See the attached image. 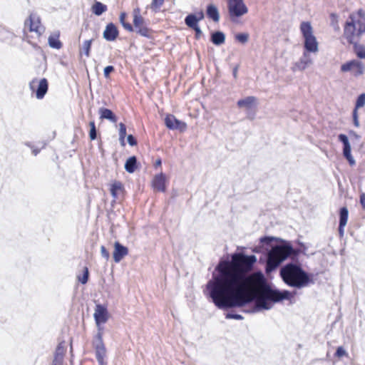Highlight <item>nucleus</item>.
<instances>
[{"instance_id":"nucleus-29","label":"nucleus","mask_w":365,"mask_h":365,"mask_svg":"<svg viewBox=\"0 0 365 365\" xmlns=\"http://www.w3.org/2000/svg\"><path fill=\"white\" fill-rule=\"evenodd\" d=\"M349 217V210L345 206L340 207L339 210V224L346 225Z\"/></svg>"},{"instance_id":"nucleus-15","label":"nucleus","mask_w":365,"mask_h":365,"mask_svg":"<svg viewBox=\"0 0 365 365\" xmlns=\"http://www.w3.org/2000/svg\"><path fill=\"white\" fill-rule=\"evenodd\" d=\"M128 254V249L127 247L123 245L119 242H115L114 244V251L113 253V259L115 262H120L125 256Z\"/></svg>"},{"instance_id":"nucleus-43","label":"nucleus","mask_w":365,"mask_h":365,"mask_svg":"<svg viewBox=\"0 0 365 365\" xmlns=\"http://www.w3.org/2000/svg\"><path fill=\"white\" fill-rule=\"evenodd\" d=\"M101 256L103 258H105L106 260H108L110 257L109 252L106 250V248L103 245H102L101 247Z\"/></svg>"},{"instance_id":"nucleus-44","label":"nucleus","mask_w":365,"mask_h":365,"mask_svg":"<svg viewBox=\"0 0 365 365\" xmlns=\"http://www.w3.org/2000/svg\"><path fill=\"white\" fill-rule=\"evenodd\" d=\"M329 17H330V19H331V25L332 26H334V24L336 25L337 28H339L338 25H337V23H338V15L335 13H331L330 15H329Z\"/></svg>"},{"instance_id":"nucleus-24","label":"nucleus","mask_w":365,"mask_h":365,"mask_svg":"<svg viewBox=\"0 0 365 365\" xmlns=\"http://www.w3.org/2000/svg\"><path fill=\"white\" fill-rule=\"evenodd\" d=\"M108 10L106 4L101 1H96L91 6V11L96 16H101Z\"/></svg>"},{"instance_id":"nucleus-20","label":"nucleus","mask_w":365,"mask_h":365,"mask_svg":"<svg viewBox=\"0 0 365 365\" xmlns=\"http://www.w3.org/2000/svg\"><path fill=\"white\" fill-rule=\"evenodd\" d=\"M206 15L207 18L212 19L214 22H218L220 20V13L218 9L213 4H209L207 6Z\"/></svg>"},{"instance_id":"nucleus-48","label":"nucleus","mask_w":365,"mask_h":365,"mask_svg":"<svg viewBox=\"0 0 365 365\" xmlns=\"http://www.w3.org/2000/svg\"><path fill=\"white\" fill-rule=\"evenodd\" d=\"M346 225H340L339 224V227H338V231H339V235L340 237H343L344 236V227Z\"/></svg>"},{"instance_id":"nucleus-10","label":"nucleus","mask_w":365,"mask_h":365,"mask_svg":"<svg viewBox=\"0 0 365 365\" xmlns=\"http://www.w3.org/2000/svg\"><path fill=\"white\" fill-rule=\"evenodd\" d=\"M340 71L343 73L352 71L354 76L358 77L364 73L365 67L361 61L352 59L341 64Z\"/></svg>"},{"instance_id":"nucleus-40","label":"nucleus","mask_w":365,"mask_h":365,"mask_svg":"<svg viewBox=\"0 0 365 365\" xmlns=\"http://www.w3.org/2000/svg\"><path fill=\"white\" fill-rule=\"evenodd\" d=\"M164 3V0H152L151 9L155 10L159 9Z\"/></svg>"},{"instance_id":"nucleus-21","label":"nucleus","mask_w":365,"mask_h":365,"mask_svg":"<svg viewBox=\"0 0 365 365\" xmlns=\"http://www.w3.org/2000/svg\"><path fill=\"white\" fill-rule=\"evenodd\" d=\"M210 41L217 46H221L225 41V34L221 31H215L210 34Z\"/></svg>"},{"instance_id":"nucleus-54","label":"nucleus","mask_w":365,"mask_h":365,"mask_svg":"<svg viewBox=\"0 0 365 365\" xmlns=\"http://www.w3.org/2000/svg\"><path fill=\"white\" fill-rule=\"evenodd\" d=\"M161 160L160 159H158L156 160L155 162V166H158V165H161Z\"/></svg>"},{"instance_id":"nucleus-37","label":"nucleus","mask_w":365,"mask_h":365,"mask_svg":"<svg viewBox=\"0 0 365 365\" xmlns=\"http://www.w3.org/2000/svg\"><path fill=\"white\" fill-rule=\"evenodd\" d=\"M352 120H353V124L356 128H359L360 126L359 120V115L358 111H356V110H353L352 111Z\"/></svg>"},{"instance_id":"nucleus-30","label":"nucleus","mask_w":365,"mask_h":365,"mask_svg":"<svg viewBox=\"0 0 365 365\" xmlns=\"http://www.w3.org/2000/svg\"><path fill=\"white\" fill-rule=\"evenodd\" d=\"M239 108H245L247 110L251 109V96H247L245 98L240 99L237 102Z\"/></svg>"},{"instance_id":"nucleus-22","label":"nucleus","mask_w":365,"mask_h":365,"mask_svg":"<svg viewBox=\"0 0 365 365\" xmlns=\"http://www.w3.org/2000/svg\"><path fill=\"white\" fill-rule=\"evenodd\" d=\"M138 159L135 155L129 157L125 163V170L128 173H133L138 168Z\"/></svg>"},{"instance_id":"nucleus-50","label":"nucleus","mask_w":365,"mask_h":365,"mask_svg":"<svg viewBox=\"0 0 365 365\" xmlns=\"http://www.w3.org/2000/svg\"><path fill=\"white\" fill-rule=\"evenodd\" d=\"M89 125H90V129H96V124H95L94 121H91L89 123Z\"/></svg>"},{"instance_id":"nucleus-46","label":"nucleus","mask_w":365,"mask_h":365,"mask_svg":"<svg viewBox=\"0 0 365 365\" xmlns=\"http://www.w3.org/2000/svg\"><path fill=\"white\" fill-rule=\"evenodd\" d=\"M89 138L91 140H94L97 138V130L96 129H90Z\"/></svg>"},{"instance_id":"nucleus-2","label":"nucleus","mask_w":365,"mask_h":365,"mask_svg":"<svg viewBox=\"0 0 365 365\" xmlns=\"http://www.w3.org/2000/svg\"><path fill=\"white\" fill-rule=\"evenodd\" d=\"M294 247L290 241L280 237L264 235L252 246V314L269 310L277 303L291 300L295 292L279 289L267 280L263 272L254 268L259 261L264 265L266 274H271L292 254Z\"/></svg>"},{"instance_id":"nucleus-52","label":"nucleus","mask_w":365,"mask_h":365,"mask_svg":"<svg viewBox=\"0 0 365 365\" xmlns=\"http://www.w3.org/2000/svg\"><path fill=\"white\" fill-rule=\"evenodd\" d=\"M40 152V149L38 148H34L32 150V153L34 155H37Z\"/></svg>"},{"instance_id":"nucleus-18","label":"nucleus","mask_w":365,"mask_h":365,"mask_svg":"<svg viewBox=\"0 0 365 365\" xmlns=\"http://www.w3.org/2000/svg\"><path fill=\"white\" fill-rule=\"evenodd\" d=\"M29 31L39 32V28L41 25L40 17L36 13H31L29 17Z\"/></svg>"},{"instance_id":"nucleus-11","label":"nucleus","mask_w":365,"mask_h":365,"mask_svg":"<svg viewBox=\"0 0 365 365\" xmlns=\"http://www.w3.org/2000/svg\"><path fill=\"white\" fill-rule=\"evenodd\" d=\"M338 140L342 144V155L348 161L350 166L356 165V161L351 155V147L346 135L340 133L338 135Z\"/></svg>"},{"instance_id":"nucleus-19","label":"nucleus","mask_w":365,"mask_h":365,"mask_svg":"<svg viewBox=\"0 0 365 365\" xmlns=\"http://www.w3.org/2000/svg\"><path fill=\"white\" fill-rule=\"evenodd\" d=\"M98 113L100 115L101 119H106L110 121L111 123L117 122V116L109 108H100L98 110Z\"/></svg>"},{"instance_id":"nucleus-55","label":"nucleus","mask_w":365,"mask_h":365,"mask_svg":"<svg viewBox=\"0 0 365 365\" xmlns=\"http://www.w3.org/2000/svg\"><path fill=\"white\" fill-rule=\"evenodd\" d=\"M256 101H257V99L255 97L252 96V107L255 104Z\"/></svg>"},{"instance_id":"nucleus-41","label":"nucleus","mask_w":365,"mask_h":365,"mask_svg":"<svg viewBox=\"0 0 365 365\" xmlns=\"http://www.w3.org/2000/svg\"><path fill=\"white\" fill-rule=\"evenodd\" d=\"M192 29L195 31V38L197 40H199L202 35V31L200 27L199 26H197L192 28Z\"/></svg>"},{"instance_id":"nucleus-39","label":"nucleus","mask_w":365,"mask_h":365,"mask_svg":"<svg viewBox=\"0 0 365 365\" xmlns=\"http://www.w3.org/2000/svg\"><path fill=\"white\" fill-rule=\"evenodd\" d=\"M119 137L125 138L126 136V126L123 123H119Z\"/></svg>"},{"instance_id":"nucleus-33","label":"nucleus","mask_w":365,"mask_h":365,"mask_svg":"<svg viewBox=\"0 0 365 365\" xmlns=\"http://www.w3.org/2000/svg\"><path fill=\"white\" fill-rule=\"evenodd\" d=\"M93 39L86 40L82 44V50L84 54L87 56H90V51L91 48Z\"/></svg>"},{"instance_id":"nucleus-38","label":"nucleus","mask_w":365,"mask_h":365,"mask_svg":"<svg viewBox=\"0 0 365 365\" xmlns=\"http://www.w3.org/2000/svg\"><path fill=\"white\" fill-rule=\"evenodd\" d=\"M115 71V68L113 66H107L104 68L103 74L106 78H109L110 74Z\"/></svg>"},{"instance_id":"nucleus-28","label":"nucleus","mask_w":365,"mask_h":365,"mask_svg":"<svg viewBox=\"0 0 365 365\" xmlns=\"http://www.w3.org/2000/svg\"><path fill=\"white\" fill-rule=\"evenodd\" d=\"M50 47L56 49H60L62 47V43L59 40V34L51 35L48 39Z\"/></svg>"},{"instance_id":"nucleus-4","label":"nucleus","mask_w":365,"mask_h":365,"mask_svg":"<svg viewBox=\"0 0 365 365\" xmlns=\"http://www.w3.org/2000/svg\"><path fill=\"white\" fill-rule=\"evenodd\" d=\"M317 274L305 271L298 262L291 261L279 269V277L289 287L301 289L315 283Z\"/></svg>"},{"instance_id":"nucleus-13","label":"nucleus","mask_w":365,"mask_h":365,"mask_svg":"<svg viewBox=\"0 0 365 365\" xmlns=\"http://www.w3.org/2000/svg\"><path fill=\"white\" fill-rule=\"evenodd\" d=\"M205 13L203 10L200 9L198 11L188 14L185 18V25L190 28L192 29L195 26H199V22L204 19Z\"/></svg>"},{"instance_id":"nucleus-5","label":"nucleus","mask_w":365,"mask_h":365,"mask_svg":"<svg viewBox=\"0 0 365 365\" xmlns=\"http://www.w3.org/2000/svg\"><path fill=\"white\" fill-rule=\"evenodd\" d=\"M93 317L98 327H100L102 324H105L108 319L107 307L104 304H97L96 305ZM93 346L95 349L96 358L98 364L108 365L106 361V348L103 340V333L101 327H98V331L94 337Z\"/></svg>"},{"instance_id":"nucleus-49","label":"nucleus","mask_w":365,"mask_h":365,"mask_svg":"<svg viewBox=\"0 0 365 365\" xmlns=\"http://www.w3.org/2000/svg\"><path fill=\"white\" fill-rule=\"evenodd\" d=\"M349 134L351 136H353L356 140H359L361 138V136L357 134L354 130H350L349 131Z\"/></svg>"},{"instance_id":"nucleus-12","label":"nucleus","mask_w":365,"mask_h":365,"mask_svg":"<svg viewBox=\"0 0 365 365\" xmlns=\"http://www.w3.org/2000/svg\"><path fill=\"white\" fill-rule=\"evenodd\" d=\"M165 124L166 127L170 130H178L180 131H184L187 128V124L175 118L172 114H168L165 118Z\"/></svg>"},{"instance_id":"nucleus-31","label":"nucleus","mask_w":365,"mask_h":365,"mask_svg":"<svg viewBox=\"0 0 365 365\" xmlns=\"http://www.w3.org/2000/svg\"><path fill=\"white\" fill-rule=\"evenodd\" d=\"M365 105V93L359 94L356 100L354 108L353 110L358 111V109L364 107Z\"/></svg>"},{"instance_id":"nucleus-6","label":"nucleus","mask_w":365,"mask_h":365,"mask_svg":"<svg viewBox=\"0 0 365 365\" xmlns=\"http://www.w3.org/2000/svg\"><path fill=\"white\" fill-rule=\"evenodd\" d=\"M300 31L304 38V52L316 53L319 50V43L313 34V29L309 21H302Z\"/></svg>"},{"instance_id":"nucleus-7","label":"nucleus","mask_w":365,"mask_h":365,"mask_svg":"<svg viewBox=\"0 0 365 365\" xmlns=\"http://www.w3.org/2000/svg\"><path fill=\"white\" fill-rule=\"evenodd\" d=\"M133 20L132 26L134 28V31L137 34L148 39H153L154 31L148 26L144 18L140 14V8L137 7L133 9Z\"/></svg>"},{"instance_id":"nucleus-32","label":"nucleus","mask_w":365,"mask_h":365,"mask_svg":"<svg viewBox=\"0 0 365 365\" xmlns=\"http://www.w3.org/2000/svg\"><path fill=\"white\" fill-rule=\"evenodd\" d=\"M78 280L82 284H86L89 278V271L87 267H83V274L77 276Z\"/></svg>"},{"instance_id":"nucleus-8","label":"nucleus","mask_w":365,"mask_h":365,"mask_svg":"<svg viewBox=\"0 0 365 365\" xmlns=\"http://www.w3.org/2000/svg\"><path fill=\"white\" fill-rule=\"evenodd\" d=\"M227 9L230 19L232 22L237 21V19L248 11L247 6L243 0H228Z\"/></svg>"},{"instance_id":"nucleus-42","label":"nucleus","mask_w":365,"mask_h":365,"mask_svg":"<svg viewBox=\"0 0 365 365\" xmlns=\"http://www.w3.org/2000/svg\"><path fill=\"white\" fill-rule=\"evenodd\" d=\"M127 141L130 146H135L138 143L136 138L131 134L127 136Z\"/></svg>"},{"instance_id":"nucleus-51","label":"nucleus","mask_w":365,"mask_h":365,"mask_svg":"<svg viewBox=\"0 0 365 365\" xmlns=\"http://www.w3.org/2000/svg\"><path fill=\"white\" fill-rule=\"evenodd\" d=\"M237 66L233 68V71H232V75L235 78L237 77Z\"/></svg>"},{"instance_id":"nucleus-53","label":"nucleus","mask_w":365,"mask_h":365,"mask_svg":"<svg viewBox=\"0 0 365 365\" xmlns=\"http://www.w3.org/2000/svg\"><path fill=\"white\" fill-rule=\"evenodd\" d=\"M119 140H120V145L122 146H124L125 145V138L119 137Z\"/></svg>"},{"instance_id":"nucleus-27","label":"nucleus","mask_w":365,"mask_h":365,"mask_svg":"<svg viewBox=\"0 0 365 365\" xmlns=\"http://www.w3.org/2000/svg\"><path fill=\"white\" fill-rule=\"evenodd\" d=\"M127 13L125 11H123L120 14L119 16V21L122 26L128 31L129 32H134V28L133 27L132 24H130L129 22H127L125 21L127 18Z\"/></svg>"},{"instance_id":"nucleus-36","label":"nucleus","mask_w":365,"mask_h":365,"mask_svg":"<svg viewBox=\"0 0 365 365\" xmlns=\"http://www.w3.org/2000/svg\"><path fill=\"white\" fill-rule=\"evenodd\" d=\"M225 318L226 319H232L241 320V319H243V317L241 314H239L230 312H227L225 314Z\"/></svg>"},{"instance_id":"nucleus-9","label":"nucleus","mask_w":365,"mask_h":365,"mask_svg":"<svg viewBox=\"0 0 365 365\" xmlns=\"http://www.w3.org/2000/svg\"><path fill=\"white\" fill-rule=\"evenodd\" d=\"M29 86L32 93H35L37 99L43 98L48 90V82L46 78L40 80L34 78L29 82Z\"/></svg>"},{"instance_id":"nucleus-34","label":"nucleus","mask_w":365,"mask_h":365,"mask_svg":"<svg viewBox=\"0 0 365 365\" xmlns=\"http://www.w3.org/2000/svg\"><path fill=\"white\" fill-rule=\"evenodd\" d=\"M235 38L238 42L245 43L249 39V34L247 33H240L235 35Z\"/></svg>"},{"instance_id":"nucleus-16","label":"nucleus","mask_w":365,"mask_h":365,"mask_svg":"<svg viewBox=\"0 0 365 365\" xmlns=\"http://www.w3.org/2000/svg\"><path fill=\"white\" fill-rule=\"evenodd\" d=\"M153 187L154 189L160 191L165 192L166 190L165 187V175L164 173H160L158 175H155L153 180Z\"/></svg>"},{"instance_id":"nucleus-1","label":"nucleus","mask_w":365,"mask_h":365,"mask_svg":"<svg viewBox=\"0 0 365 365\" xmlns=\"http://www.w3.org/2000/svg\"><path fill=\"white\" fill-rule=\"evenodd\" d=\"M245 247L221 258L203 294L219 309L241 308L251 303V255Z\"/></svg>"},{"instance_id":"nucleus-25","label":"nucleus","mask_w":365,"mask_h":365,"mask_svg":"<svg viewBox=\"0 0 365 365\" xmlns=\"http://www.w3.org/2000/svg\"><path fill=\"white\" fill-rule=\"evenodd\" d=\"M124 190L123 185L120 181H115L110 186V194L113 198H118V196L120 192Z\"/></svg>"},{"instance_id":"nucleus-17","label":"nucleus","mask_w":365,"mask_h":365,"mask_svg":"<svg viewBox=\"0 0 365 365\" xmlns=\"http://www.w3.org/2000/svg\"><path fill=\"white\" fill-rule=\"evenodd\" d=\"M65 354V348L59 344L55 351L52 365H62Z\"/></svg>"},{"instance_id":"nucleus-35","label":"nucleus","mask_w":365,"mask_h":365,"mask_svg":"<svg viewBox=\"0 0 365 365\" xmlns=\"http://www.w3.org/2000/svg\"><path fill=\"white\" fill-rule=\"evenodd\" d=\"M334 356H336L337 358H341L343 356H348V353L346 352V351L342 346H340L336 348V350L334 353Z\"/></svg>"},{"instance_id":"nucleus-56","label":"nucleus","mask_w":365,"mask_h":365,"mask_svg":"<svg viewBox=\"0 0 365 365\" xmlns=\"http://www.w3.org/2000/svg\"><path fill=\"white\" fill-rule=\"evenodd\" d=\"M26 145H27L28 146H29V147L32 148V147L30 145V144H29V143H26Z\"/></svg>"},{"instance_id":"nucleus-23","label":"nucleus","mask_w":365,"mask_h":365,"mask_svg":"<svg viewBox=\"0 0 365 365\" xmlns=\"http://www.w3.org/2000/svg\"><path fill=\"white\" fill-rule=\"evenodd\" d=\"M311 63L312 60L309 56L307 55L306 52H304L299 61L295 63L294 68L299 71H303Z\"/></svg>"},{"instance_id":"nucleus-14","label":"nucleus","mask_w":365,"mask_h":365,"mask_svg":"<svg viewBox=\"0 0 365 365\" xmlns=\"http://www.w3.org/2000/svg\"><path fill=\"white\" fill-rule=\"evenodd\" d=\"M119 35V31L116 25L112 22L108 23L103 33V37L108 41H115Z\"/></svg>"},{"instance_id":"nucleus-47","label":"nucleus","mask_w":365,"mask_h":365,"mask_svg":"<svg viewBox=\"0 0 365 365\" xmlns=\"http://www.w3.org/2000/svg\"><path fill=\"white\" fill-rule=\"evenodd\" d=\"M359 202L363 210H365V193H361L359 196Z\"/></svg>"},{"instance_id":"nucleus-45","label":"nucleus","mask_w":365,"mask_h":365,"mask_svg":"<svg viewBox=\"0 0 365 365\" xmlns=\"http://www.w3.org/2000/svg\"><path fill=\"white\" fill-rule=\"evenodd\" d=\"M298 245H299V252H302L304 255H306V251H307V246L304 245V243H303L302 242H298Z\"/></svg>"},{"instance_id":"nucleus-26","label":"nucleus","mask_w":365,"mask_h":365,"mask_svg":"<svg viewBox=\"0 0 365 365\" xmlns=\"http://www.w3.org/2000/svg\"><path fill=\"white\" fill-rule=\"evenodd\" d=\"M14 36L15 35L12 31L0 25V41H10Z\"/></svg>"},{"instance_id":"nucleus-3","label":"nucleus","mask_w":365,"mask_h":365,"mask_svg":"<svg viewBox=\"0 0 365 365\" xmlns=\"http://www.w3.org/2000/svg\"><path fill=\"white\" fill-rule=\"evenodd\" d=\"M364 34H365V11L359 9L357 11L349 15L344 25L343 36L349 44L353 45V51L360 59H365V46L359 43Z\"/></svg>"}]
</instances>
